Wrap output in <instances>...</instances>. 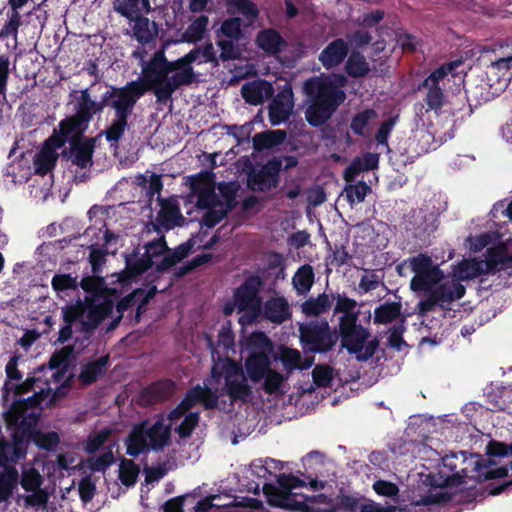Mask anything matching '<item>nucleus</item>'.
I'll list each match as a JSON object with an SVG mask.
<instances>
[{
    "mask_svg": "<svg viewBox=\"0 0 512 512\" xmlns=\"http://www.w3.org/2000/svg\"><path fill=\"white\" fill-rule=\"evenodd\" d=\"M314 271L313 267L309 264L302 265L293 277V285L297 290V293L304 295L308 293L314 283Z\"/></svg>",
    "mask_w": 512,
    "mask_h": 512,
    "instance_id": "58836bf2",
    "label": "nucleus"
},
{
    "mask_svg": "<svg viewBox=\"0 0 512 512\" xmlns=\"http://www.w3.org/2000/svg\"><path fill=\"white\" fill-rule=\"evenodd\" d=\"M167 70L169 74L174 71L177 72L170 76L169 81L165 83L163 88L158 90V103L160 104H166L171 100L173 93L179 87L189 86L196 79L193 67L187 66L184 57H181L175 61L167 60Z\"/></svg>",
    "mask_w": 512,
    "mask_h": 512,
    "instance_id": "9d476101",
    "label": "nucleus"
},
{
    "mask_svg": "<svg viewBox=\"0 0 512 512\" xmlns=\"http://www.w3.org/2000/svg\"><path fill=\"white\" fill-rule=\"evenodd\" d=\"M142 292H144L142 288L135 289L133 292H131L130 294L126 295L125 297L118 301V303L116 304L118 316L114 318L108 325L106 329L108 332L113 331L114 329L117 328L123 317V314L136 305L140 296H142Z\"/></svg>",
    "mask_w": 512,
    "mask_h": 512,
    "instance_id": "4c0bfd02",
    "label": "nucleus"
},
{
    "mask_svg": "<svg viewBox=\"0 0 512 512\" xmlns=\"http://www.w3.org/2000/svg\"><path fill=\"white\" fill-rule=\"evenodd\" d=\"M108 356H101L97 360L90 361L83 365L78 376V380L83 386H89L95 383L107 371Z\"/></svg>",
    "mask_w": 512,
    "mask_h": 512,
    "instance_id": "cd10ccee",
    "label": "nucleus"
},
{
    "mask_svg": "<svg viewBox=\"0 0 512 512\" xmlns=\"http://www.w3.org/2000/svg\"><path fill=\"white\" fill-rule=\"evenodd\" d=\"M444 278V273L440 268L415 273L410 281V288L413 292H424L431 290Z\"/></svg>",
    "mask_w": 512,
    "mask_h": 512,
    "instance_id": "c85d7f7f",
    "label": "nucleus"
},
{
    "mask_svg": "<svg viewBox=\"0 0 512 512\" xmlns=\"http://www.w3.org/2000/svg\"><path fill=\"white\" fill-rule=\"evenodd\" d=\"M211 377L216 384L224 378V390L231 402L246 403L252 396V387L248 384L241 364L230 357L219 358L211 368Z\"/></svg>",
    "mask_w": 512,
    "mask_h": 512,
    "instance_id": "20e7f679",
    "label": "nucleus"
},
{
    "mask_svg": "<svg viewBox=\"0 0 512 512\" xmlns=\"http://www.w3.org/2000/svg\"><path fill=\"white\" fill-rule=\"evenodd\" d=\"M477 460V454L467 456L466 452L452 453L445 456L442 459L443 468L447 469L451 474L446 475L443 482L439 485L452 488L466 483L465 478L473 480L472 475L475 474V471L472 468Z\"/></svg>",
    "mask_w": 512,
    "mask_h": 512,
    "instance_id": "6e6552de",
    "label": "nucleus"
},
{
    "mask_svg": "<svg viewBox=\"0 0 512 512\" xmlns=\"http://www.w3.org/2000/svg\"><path fill=\"white\" fill-rule=\"evenodd\" d=\"M300 344L305 353L326 354L334 349L339 335L329 322L311 320L299 326Z\"/></svg>",
    "mask_w": 512,
    "mask_h": 512,
    "instance_id": "423d86ee",
    "label": "nucleus"
},
{
    "mask_svg": "<svg viewBox=\"0 0 512 512\" xmlns=\"http://www.w3.org/2000/svg\"><path fill=\"white\" fill-rule=\"evenodd\" d=\"M263 316L272 323L282 324L291 317V311L284 297L268 299L263 307Z\"/></svg>",
    "mask_w": 512,
    "mask_h": 512,
    "instance_id": "393cba45",
    "label": "nucleus"
},
{
    "mask_svg": "<svg viewBox=\"0 0 512 512\" xmlns=\"http://www.w3.org/2000/svg\"><path fill=\"white\" fill-rule=\"evenodd\" d=\"M402 305L399 302H388L379 305L374 310L375 324H389L401 316Z\"/></svg>",
    "mask_w": 512,
    "mask_h": 512,
    "instance_id": "e433bc0d",
    "label": "nucleus"
},
{
    "mask_svg": "<svg viewBox=\"0 0 512 512\" xmlns=\"http://www.w3.org/2000/svg\"><path fill=\"white\" fill-rule=\"evenodd\" d=\"M200 420L199 412H190L185 416L179 426L175 428V432L180 438L186 439L190 437L197 427Z\"/></svg>",
    "mask_w": 512,
    "mask_h": 512,
    "instance_id": "338daca9",
    "label": "nucleus"
},
{
    "mask_svg": "<svg viewBox=\"0 0 512 512\" xmlns=\"http://www.w3.org/2000/svg\"><path fill=\"white\" fill-rule=\"evenodd\" d=\"M86 310L87 307L81 300H78L76 304L66 305L62 308L63 320L65 323L73 325L84 317Z\"/></svg>",
    "mask_w": 512,
    "mask_h": 512,
    "instance_id": "e2e57ef3",
    "label": "nucleus"
},
{
    "mask_svg": "<svg viewBox=\"0 0 512 512\" xmlns=\"http://www.w3.org/2000/svg\"><path fill=\"white\" fill-rule=\"evenodd\" d=\"M226 4L228 7H235L239 13L249 18L251 22L259 15L257 5L251 0H226Z\"/></svg>",
    "mask_w": 512,
    "mask_h": 512,
    "instance_id": "69168bd1",
    "label": "nucleus"
},
{
    "mask_svg": "<svg viewBox=\"0 0 512 512\" xmlns=\"http://www.w3.org/2000/svg\"><path fill=\"white\" fill-rule=\"evenodd\" d=\"M336 300L334 307V314L342 313L341 317H354L359 318V311H356L357 302L345 295L337 294L332 297V300Z\"/></svg>",
    "mask_w": 512,
    "mask_h": 512,
    "instance_id": "5fc2aeb1",
    "label": "nucleus"
},
{
    "mask_svg": "<svg viewBox=\"0 0 512 512\" xmlns=\"http://www.w3.org/2000/svg\"><path fill=\"white\" fill-rule=\"evenodd\" d=\"M422 89L427 90L423 99L427 106L426 111H440L445 104V95L443 89L437 85L421 86V84H419L418 90Z\"/></svg>",
    "mask_w": 512,
    "mask_h": 512,
    "instance_id": "ea45409f",
    "label": "nucleus"
},
{
    "mask_svg": "<svg viewBox=\"0 0 512 512\" xmlns=\"http://www.w3.org/2000/svg\"><path fill=\"white\" fill-rule=\"evenodd\" d=\"M114 304L105 300L97 305H92L86 310V320L82 321L85 332H92L99 324L113 313Z\"/></svg>",
    "mask_w": 512,
    "mask_h": 512,
    "instance_id": "b1692460",
    "label": "nucleus"
},
{
    "mask_svg": "<svg viewBox=\"0 0 512 512\" xmlns=\"http://www.w3.org/2000/svg\"><path fill=\"white\" fill-rule=\"evenodd\" d=\"M495 464V461L481 458L478 455V460L474 463L472 468V470L475 471V474L472 475L474 481L473 485L487 480L503 478L508 475V468L506 466L492 468Z\"/></svg>",
    "mask_w": 512,
    "mask_h": 512,
    "instance_id": "5701e85b",
    "label": "nucleus"
},
{
    "mask_svg": "<svg viewBox=\"0 0 512 512\" xmlns=\"http://www.w3.org/2000/svg\"><path fill=\"white\" fill-rule=\"evenodd\" d=\"M172 442V424L159 416L154 423L143 420L131 428L125 439L126 454L137 458L150 451L161 452Z\"/></svg>",
    "mask_w": 512,
    "mask_h": 512,
    "instance_id": "7ed1b4c3",
    "label": "nucleus"
},
{
    "mask_svg": "<svg viewBox=\"0 0 512 512\" xmlns=\"http://www.w3.org/2000/svg\"><path fill=\"white\" fill-rule=\"evenodd\" d=\"M240 40L219 39L216 44L220 48L219 59L222 62L238 60L241 58L242 50L238 45Z\"/></svg>",
    "mask_w": 512,
    "mask_h": 512,
    "instance_id": "8fccbe9b",
    "label": "nucleus"
},
{
    "mask_svg": "<svg viewBox=\"0 0 512 512\" xmlns=\"http://www.w3.org/2000/svg\"><path fill=\"white\" fill-rule=\"evenodd\" d=\"M282 160L272 157L259 169H252L248 173L247 185L255 192H267L277 188L280 182Z\"/></svg>",
    "mask_w": 512,
    "mask_h": 512,
    "instance_id": "f8f14e48",
    "label": "nucleus"
},
{
    "mask_svg": "<svg viewBox=\"0 0 512 512\" xmlns=\"http://www.w3.org/2000/svg\"><path fill=\"white\" fill-rule=\"evenodd\" d=\"M337 334L341 347L350 354L362 352L364 344L370 337L369 330L359 323V318L349 316L339 318Z\"/></svg>",
    "mask_w": 512,
    "mask_h": 512,
    "instance_id": "1a4fd4ad",
    "label": "nucleus"
},
{
    "mask_svg": "<svg viewBox=\"0 0 512 512\" xmlns=\"http://www.w3.org/2000/svg\"><path fill=\"white\" fill-rule=\"evenodd\" d=\"M138 465L131 459H122L119 467V479L126 487L133 486L139 474Z\"/></svg>",
    "mask_w": 512,
    "mask_h": 512,
    "instance_id": "3c124183",
    "label": "nucleus"
},
{
    "mask_svg": "<svg viewBox=\"0 0 512 512\" xmlns=\"http://www.w3.org/2000/svg\"><path fill=\"white\" fill-rule=\"evenodd\" d=\"M92 97L88 88L80 91V96L77 98L74 105V114L85 121L87 124L93 119L92 115Z\"/></svg>",
    "mask_w": 512,
    "mask_h": 512,
    "instance_id": "37998d69",
    "label": "nucleus"
},
{
    "mask_svg": "<svg viewBox=\"0 0 512 512\" xmlns=\"http://www.w3.org/2000/svg\"><path fill=\"white\" fill-rule=\"evenodd\" d=\"M226 4L228 7H235L239 13L249 18L251 22L259 15L257 5L251 0H226Z\"/></svg>",
    "mask_w": 512,
    "mask_h": 512,
    "instance_id": "0e129e2a",
    "label": "nucleus"
},
{
    "mask_svg": "<svg viewBox=\"0 0 512 512\" xmlns=\"http://www.w3.org/2000/svg\"><path fill=\"white\" fill-rule=\"evenodd\" d=\"M98 134L95 137L82 139H70L68 159L80 169H86L93 165V155L96 148Z\"/></svg>",
    "mask_w": 512,
    "mask_h": 512,
    "instance_id": "f3484780",
    "label": "nucleus"
},
{
    "mask_svg": "<svg viewBox=\"0 0 512 512\" xmlns=\"http://www.w3.org/2000/svg\"><path fill=\"white\" fill-rule=\"evenodd\" d=\"M160 210L158 212L154 229L160 232V227L169 231L177 226H182L185 218L181 214L179 204L173 199H163L158 197Z\"/></svg>",
    "mask_w": 512,
    "mask_h": 512,
    "instance_id": "a211bd4d",
    "label": "nucleus"
},
{
    "mask_svg": "<svg viewBox=\"0 0 512 512\" xmlns=\"http://www.w3.org/2000/svg\"><path fill=\"white\" fill-rule=\"evenodd\" d=\"M135 25L133 27L134 37L140 44H148L154 39V35L150 30L149 19L144 16H139L134 19Z\"/></svg>",
    "mask_w": 512,
    "mask_h": 512,
    "instance_id": "864d4df0",
    "label": "nucleus"
},
{
    "mask_svg": "<svg viewBox=\"0 0 512 512\" xmlns=\"http://www.w3.org/2000/svg\"><path fill=\"white\" fill-rule=\"evenodd\" d=\"M57 154L52 149H42L33 160L34 170L37 175L48 174L56 165Z\"/></svg>",
    "mask_w": 512,
    "mask_h": 512,
    "instance_id": "a19ab883",
    "label": "nucleus"
},
{
    "mask_svg": "<svg viewBox=\"0 0 512 512\" xmlns=\"http://www.w3.org/2000/svg\"><path fill=\"white\" fill-rule=\"evenodd\" d=\"M482 273L480 264L475 260L461 261L455 270V274L459 280H470Z\"/></svg>",
    "mask_w": 512,
    "mask_h": 512,
    "instance_id": "13d9d810",
    "label": "nucleus"
},
{
    "mask_svg": "<svg viewBox=\"0 0 512 512\" xmlns=\"http://www.w3.org/2000/svg\"><path fill=\"white\" fill-rule=\"evenodd\" d=\"M263 493L267 498V502L269 505L273 507L280 508H290L295 505L294 503H289L290 497L286 490L279 488L272 483H265L263 485Z\"/></svg>",
    "mask_w": 512,
    "mask_h": 512,
    "instance_id": "c9c22d12",
    "label": "nucleus"
},
{
    "mask_svg": "<svg viewBox=\"0 0 512 512\" xmlns=\"http://www.w3.org/2000/svg\"><path fill=\"white\" fill-rule=\"evenodd\" d=\"M107 249L105 247L90 246L89 263L91 264L92 273L99 275L102 267L106 263Z\"/></svg>",
    "mask_w": 512,
    "mask_h": 512,
    "instance_id": "774afa93",
    "label": "nucleus"
},
{
    "mask_svg": "<svg viewBox=\"0 0 512 512\" xmlns=\"http://www.w3.org/2000/svg\"><path fill=\"white\" fill-rule=\"evenodd\" d=\"M114 10L127 19H134L150 11L149 0H115Z\"/></svg>",
    "mask_w": 512,
    "mask_h": 512,
    "instance_id": "c756f323",
    "label": "nucleus"
},
{
    "mask_svg": "<svg viewBox=\"0 0 512 512\" xmlns=\"http://www.w3.org/2000/svg\"><path fill=\"white\" fill-rule=\"evenodd\" d=\"M344 192L346 200L351 206H353L356 202H363L366 196L372 192V188L366 182L359 181L356 184L346 185Z\"/></svg>",
    "mask_w": 512,
    "mask_h": 512,
    "instance_id": "09e8293b",
    "label": "nucleus"
},
{
    "mask_svg": "<svg viewBox=\"0 0 512 512\" xmlns=\"http://www.w3.org/2000/svg\"><path fill=\"white\" fill-rule=\"evenodd\" d=\"M332 299L326 293H321L317 297H310L301 305L302 312L308 317H317L330 310Z\"/></svg>",
    "mask_w": 512,
    "mask_h": 512,
    "instance_id": "2f4dec72",
    "label": "nucleus"
},
{
    "mask_svg": "<svg viewBox=\"0 0 512 512\" xmlns=\"http://www.w3.org/2000/svg\"><path fill=\"white\" fill-rule=\"evenodd\" d=\"M280 361L288 373L300 370L301 353L297 349L284 348L281 351Z\"/></svg>",
    "mask_w": 512,
    "mask_h": 512,
    "instance_id": "680f3d73",
    "label": "nucleus"
},
{
    "mask_svg": "<svg viewBox=\"0 0 512 512\" xmlns=\"http://www.w3.org/2000/svg\"><path fill=\"white\" fill-rule=\"evenodd\" d=\"M294 107V95L290 85L286 84L271 100L268 106L269 121L278 126L289 120Z\"/></svg>",
    "mask_w": 512,
    "mask_h": 512,
    "instance_id": "dca6fc26",
    "label": "nucleus"
},
{
    "mask_svg": "<svg viewBox=\"0 0 512 512\" xmlns=\"http://www.w3.org/2000/svg\"><path fill=\"white\" fill-rule=\"evenodd\" d=\"M255 43L259 49L268 55H277L287 46L280 32L273 28L262 29L258 32Z\"/></svg>",
    "mask_w": 512,
    "mask_h": 512,
    "instance_id": "4be33fe9",
    "label": "nucleus"
},
{
    "mask_svg": "<svg viewBox=\"0 0 512 512\" xmlns=\"http://www.w3.org/2000/svg\"><path fill=\"white\" fill-rule=\"evenodd\" d=\"M40 418L36 414H29L26 419L19 420L22 429L25 430L24 441L26 448L29 442H33L38 448L46 451H55L60 443V436L55 431L43 432L37 429Z\"/></svg>",
    "mask_w": 512,
    "mask_h": 512,
    "instance_id": "4468645a",
    "label": "nucleus"
},
{
    "mask_svg": "<svg viewBox=\"0 0 512 512\" xmlns=\"http://www.w3.org/2000/svg\"><path fill=\"white\" fill-rule=\"evenodd\" d=\"M345 71L350 77L362 78L370 72V65L361 52L353 50L346 61Z\"/></svg>",
    "mask_w": 512,
    "mask_h": 512,
    "instance_id": "72a5a7b5",
    "label": "nucleus"
},
{
    "mask_svg": "<svg viewBox=\"0 0 512 512\" xmlns=\"http://www.w3.org/2000/svg\"><path fill=\"white\" fill-rule=\"evenodd\" d=\"M51 286L56 292H64L67 290H76L79 287L78 276L73 277L71 274H55L51 280Z\"/></svg>",
    "mask_w": 512,
    "mask_h": 512,
    "instance_id": "4d7b16f0",
    "label": "nucleus"
},
{
    "mask_svg": "<svg viewBox=\"0 0 512 512\" xmlns=\"http://www.w3.org/2000/svg\"><path fill=\"white\" fill-rule=\"evenodd\" d=\"M21 15L18 12V9H12L10 13H8V21L4 24L0 31V39L13 37L17 38L18 29L21 26Z\"/></svg>",
    "mask_w": 512,
    "mask_h": 512,
    "instance_id": "052dcab7",
    "label": "nucleus"
},
{
    "mask_svg": "<svg viewBox=\"0 0 512 512\" xmlns=\"http://www.w3.org/2000/svg\"><path fill=\"white\" fill-rule=\"evenodd\" d=\"M377 117L374 109H365L356 113L351 120L350 129L358 136H364L369 122Z\"/></svg>",
    "mask_w": 512,
    "mask_h": 512,
    "instance_id": "603ef678",
    "label": "nucleus"
},
{
    "mask_svg": "<svg viewBox=\"0 0 512 512\" xmlns=\"http://www.w3.org/2000/svg\"><path fill=\"white\" fill-rule=\"evenodd\" d=\"M8 412L4 413V421L8 429L12 430L11 442L6 439H0V467L8 468L9 462H18L24 459L27 453L26 443L24 441L25 430L22 429L21 423L16 422L9 424Z\"/></svg>",
    "mask_w": 512,
    "mask_h": 512,
    "instance_id": "9b49d317",
    "label": "nucleus"
},
{
    "mask_svg": "<svg viewBox=\"0 0 512 512\" xmlns=\"http://www.w3.org/2000/svg\"><path fill=\"white\" fill-rule=\"evenodd\" d=\"M50 391V388L41 389L26 399L15 401L7 410L9 424L26 419L32 412L37 415V418H40L43 410L41 404L48 398Z\"/></svg>",
    "mask_w": 512,
    "mask_h": 512,
    "instance_id": "2eb2a0df",
    "label": "nucleus"
},
{
    "mask_svg": "<svg viewBox=\"0 0 512 512\" xmlns=\"http://www.w3.org/2000/svg\"><path fill=\"white\" fill-rule=\"evenodd\" d=\"M487 271L499 272L512 268V254H507L503 248L490 249L486 260Z\"/></svg>",
    "mask_w": 512,
    "mask_h": 512,
    "instance_id": "f704fd0d",
    "label": "nucleus"
},
{
    "mask_svg": "<svg viewBox=\"0 0 512 512\" xmlns=\"http://www.w3.org/2000/svg\"><path fill=\"white\" fill-rule=\"evenodd\" d=\"M60 136L63 138V143L70 139L87 138L84 136L89 128V124L77 117L75 114L62 119L59 124Z\"/></svg>",
    "mask_w": 512,
    "mask_h": 512,
    "instance_id": "a878e982",
    "label": "nucleus"
},
{
    "mask_svg": "<svg viewBox=\"0 0 512 512\" xmlns=\"http://www.w3.org/2000/svg\"><path fill=\"white\" fill-rule=\"evenodd\" d=\"M111 435L112 430L108 427L91 432L87 438L82 441V450L88 455H93L99 452L102 448L104 450V445L109 440Z\"/></svg>",
    "mask_w": 512,
    "mask_h": 512,
    "instance_id": "473e14b6",
    "label": "nucleus"
},
{
    "mask_svg": "<svg viewBox=\"0 0 512 512\" xmlns=\"http://www.w3.org/2000/svg\"><path fill=\"white\" fill-rule=\"evenodd\" d=\"M349 54V45L342 39L331 41L319 54V61L326 69H333L345 60Z\"/></svg>",
    "mask_w": 512,
    "mask_h": 512,
    "instance_id": "aec40b11",
    "label": "nucleus"
},
{
    "mask_svg": "<svg viewBox=\"0 0 512 512\" xmlns=\"http://www.w3.org/2000/svg\"><path fill=\"white\" fill-rule=\"evenodd\" d=\"M263 280L259 275H250L236 288L234 292V304L239 312H259L262 299L259 296Z\"/></svg>",
    "mask_w": 512,
    "mask_h": 512,
    "instance_id": "ddd939ff",
    "label": "nucleus"
},
{
    "mask_svg": "<svg viewBox=\"0 0 512 512\" xmlns=\"http://www.w3.org/2000/svg\"><path fill=\"white\" fill-rule=\"evenodd\" d=\"M241 95L246 103L258 106L273 97L274 87L265 79H257L243 84Z\"/></svg>",
    "mask_w": 512,
    "mask_h": 512,
    "instance_id": "6ab92c4d",
    "label": "nucleus"
},
{
    "mask_svg": "<svg viewBox=\"0 0 512 512\" xmlns=\"http://www.w3.org/2000/svg\"><path fill=\"white\" fill-rule=\"evenodd\" d=\"M465 292V286L457 281L452 280L441 284L438 283L431 290L427 291L419 301V313L426 315L434 311L437 306L444 309L454 301L461 299Z\"/></svg>",
    "mask_w": 512,
    "mask_h": 512,
    "instance_id": "0eeeda50",
    "label": "nucleus"
},
{
    "mask_svg": "<svg viewBox=\"0 0 512 512\" xmlns=\"http://www.w3.org/2000/svg\"><path fill=\"white\" fill-rule=\"evenodd\" d=\"M462 64L461 60L450 61L442 64L437 69L432 71L429 76H427L421 86L427 85H437L440 86V82L449 74H453L454 70Z\"/></svg>",
    "mask_w": 512,
    "mask_h": 512,
    "instance_id": "a18cd8bd",
    "label": "nucleus"
},
{
    "mask_svg": "<svg viewBox=\"0 0 512 512\" xmlns=\"http://www.w3.org/2000/svg\"><path fill=\"white\" fill-rule=\"evenodd\" d=\"M209 19L205 15H200L187 27L184 32V39L188 43H196L203 39L207 30Z\"/></svg>",
    "mask_w": 512,
    "mask_h": 512,
    "instance_id": "49530a36",
    "label": "nucleus"
},
{
    "mask_svg": "<svg viewBox=\"0 0 512 512\" xmlns=\"http://www.w3.org/2000/svg\"><path fill=\"white\" fill-rule=\"evenodd\" d=\"M153 266V261L145 254L139 256L138 251H134L132 254L126 257V267L122 272L120 279L127 281L132 278L138 277L141 274L148 271Z\"/></svg>",
    "mask_w": 512,
    "mask_h": 512,
    "instance_id": "bb28decb",
    "label": "nucleus"
},
{
    "mask_svg": "<svg viewBox=\"0 0 512 512\" xmlns=\"http://www.w3.org/2000/svg\"><path fill=\"white\" fill-rule=\"evenodd\" d=\"M114 461L113 447L108 445L100 455L88 458L86 463L92 472H105Z\"/></svg>",
    "mask_w": 512,
    "mask_h": 512,
    "instance_id": "c03bdc74",
    "label": "nucleus"
},
{
    "mask_svg": "<svg viewBox=\"0 0 512 512\" xmlns=\"http://www.w3.org/2000/svg\"><path fill=\"white\" fill-rule=\"evenodd\" d=\"M18 481V472L14 467L0 473V503L8 501Z\"/></svg>",
    "mask_w": 512,
    "mask_h": 512,
    "instance_id": "79ce46f5",
    "label": "nucleus"
},
{
    "mask_svg": "<svg viewBox=\"0 0 512 512\" xmlns=\"http://www.w3.org/2000/svg\"><path fill=\"white\" fill-rule=\"evenodd\" d=\"M347 84L343 74L314 76L304 83L308 97L305 119L312 127L325 124L345 101L346 93L342 90Z\"/></svg>",
    "mask_w": 512,
    "mask_h": 512,
    "instance_id": "f257e3e1",
    "label": "nucleus"
},
{
    "mask_svg": "<svg viewBox=\"0 0 512 512\" xmlns=\"http://www.w3.org/2000/svg\"><path fill=\"white\" fill-rule=\"evenodd\" d=\"M243 22L239 17H230L225 19L217 31V34L225 36L227 39L241 40L244 38L242 28Z\"/></svg>",
    "mask_w": 512,
    "mask_h": 512,
    "instance_id": "de8ad7c7",
    "label": "nucleus"
},
{
    "mask_svg": "<svg viewBox=\"0 0 512 512\" xmlns=\"http://www.w3.org/2000/svg\"><path fill=\"white\" fill-rule=\"evenodd\" d=\"M168 75L167 58L164 50L161 49L156 51L151 59L142 66V76L128 82L125 86L136 103L148 91H152L158 100V90L169 81Z\"/></svg>",
    "mask_w": 512,
    "mask_h": 512,
    "instance_id": "39448f33",
    "label": "nucleus"
},
{
    "mask_svg": "<svg viewBox=\"0 0 512 512\" xmlns=\"http://www.w3.org/2000/svg\"><path fill=\"white\" fill-rule=\"evenodd\" d=\"M244 367L249 379L258 383L271 369V360L263 351H254L246 358Z\"/></svg>",
    "mask_w": 512,
    "mask_h": 512,
    "instance_id": "412c9836",
    "label": "nucleus"
},
{
    "mask_svg": "<svg viewBox=\"0 0 512 512\" xmlns=\"http://www.w3.org/2000/svg\"><path fill=\"white\" fill-rule=\"evenodd\" d=\"M91 105L93 117L102 113L105 108L114 110V119L98 134V137L104 135L111 147H118L119 141L124 136L125 130L128 127L129 117L136 105L127 87L110 86V88L102 94L100 101L92 99Z\"/></svg>",
    "mask_w": 512,
    "mask_h": 512,
    "instance_id": "f03ea898",
    "label": "nucleus"
},
{
    "mask_svg": "<svg viewBox=\"0 0 512 512\" xmlns=\"http://www.w3.org/2000/svg\"><path fill=\"white\" fill-rule=\"evenodd\" d=\"M287 137L285 130H268L255 134L253 137V148L256 151L271 149L282 144Z\"/></svg>",
    "mask_w": 512,
    "mask_h": 512,
    "instance_id": "7c9ffc66",
    "label": "nucleus"
},
{
    "mask_svg": "<svg viewBox=\"0 0 512 512\" xmlns=\"http://www.w3.org/2000/svg\"><path fill=\"white\" fill-rule=\"evenodd\" d=\"M174 390V383L171 380H162L151 384L146 392L152 395V401L158 402L167 399Z\"/></svg>",
    "mask_w": 512,
    "mask_h": 512,
    "instance_id": "6e6d98bb",
    "label": "nucleus"
},
{
    "mask_svg": "<svg viewBox=\"0 0 512 512\" xmlns=\"http://www.w3.org/2000/svg\"><path fill=\"white\" fill-rule=\"evenodd\" d=\"M229 212L230 211L224 208V204H219V206L211 207L210 209H207V211L203 215L201 225L207 228H213L219 222H221Z\"/></svg>",
    "mask_w": 512,
    "mask_h": 512,
    "instance_id": "bf43d9fd",
    "label": "nucleus"
}]
</instances>
